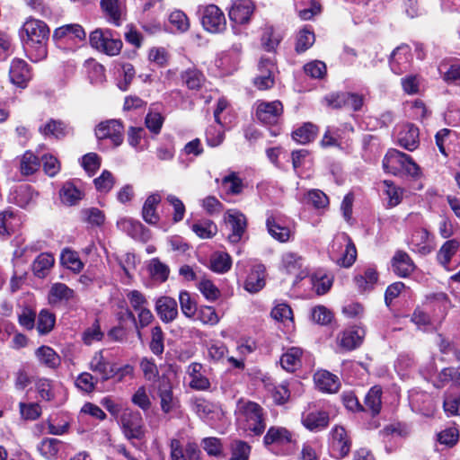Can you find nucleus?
Segmentation results:
<instances>
[{"instance_id":"obj_1","label":"nucleus","mask_w":460,"mask_h":460,"mask_svg":"<svg viewBox=\"0 0 460 460\" xmlns=\"http://www.w3.org/2000/svg\"><path fill=\"white\" fill-rule=\"evenodd\" d=\"M19 34L31 60L39 61L47 56L49 29L44 22L30 18L23 23Z\"/></svg>"},{"instance_id":"obj_2","label":"nucleus","mask_w":460,"mask_h":460,"mask_svg":"<svg viewBox=\"0 0 460 460\" xmlns=\"http://www.w3.org/2000/svg\"><path fill=\"white\" fill-rule=\"evenodd\" d=\"M237 411L246 422L249 431L254 436L263 434L266 429V417L264 409L258 402L240 399L237 402Z\"/></svg>"},{"instance_id":"obj_3","label":"nucleus","mask_w":460,"mask_h":460,"mask_svg":"<svg viewBox=\"0 0 460 460\" xmlns=\"http://www.w3.org/2000/svg\"><path fill=\"white\" fill-rule=\"evenodd\" d=\"M91 46L108 56L118 55L123 46L119 39H114L110 30L96 29L90 34Z\"/></svg>"},{"instance_id":"obj_4","label":"nucleus","mask_w":460,"mask_h":460,"mask_svg":"<svg viewBox=\"0 0 460 460\" xmlns=\"http://www.w3.org/2000/svg\"><path fill=\"white\" fill-rule=\"evenodd\" d=\"M94 134L98 140L110 139L118 147L124 140V125L119 119H107L96 126Z\"/></svg>"},{"instance_id":"obj_5","label":"nucleus","mask_w":460,"mask_h":460,"mask_svg":"<svg viewBox=\"0 0 460 460\" xmlns=\"http://www.w3.org/2000/svg\"><path fill=\"white\" fill-rule=\"evenodd\" d=\"M328 107L332 109H349L358 111L363 106V96L358 93L348 92L332 93L324 97Z\"/></svg>"},{"instance_id":"obj_6","label":"nucleus","mask_w":460,"mask_h":460,"mask_svg":"<svg viewBox=\"0 0 460 460\" xmlns=\"http://www.w3.org/2000/svg\"><path fill=\"white\" fill-rule=\"evenodd\" d=\"M125 437L128 439H141L145 436L143 418L139 411L125 410L120 416Z\"/></svg>"},{"instance_id":"obj_7","label":"nucleus","mask_w":460,"mask_h":460,"mask_svg":"<svg viewBox=\"0 0 460 460\" xmlns=\"http://www.w3.org/2000/svg\"><path fill=\"white\" fill-rule=\"evenodd\" d=\"M352 440L342 425H334L330 431V447L337 454L336 458L342 459L349 456Z\"/></svg>"},{"instance_id":"obj_8","label":"nucleus","mask_w":460,"mask_h":460,"mask_svg":"<svg viewBox=\"0 0 460 460\" xmlns=\"http://www.w3.org/2000/svg\"><path fill=\"white\" fill-rule=\"evenodd\" d=\"M157 395L160 398L161 411L164 414H169L181 408V402L173 394L172 385L169 378L163 376L159 380Z\"/></svg>"},{"instance_id":"obj_9","label":"nucleus","mask_w":460,"mask_h":460,"mask_svg":"<svg viewBox=\"0 0 460 460\" xmlns=\"http://www.w3.org/2000/svg\"><path fill=\"white\" fill-rule=\"evenodd\" d=\"M262 442L265 447L270 448V447L294 445L296 440L293 432L286 427L271 426L266 431Z\"/></svg>"},{"instance_id":"obj_10","label":"nucleus","mask_w":460,"mask_h":460,"mask_svg":"<svg viewBox=\"0 0 460 460\" xmlns=\"http://www.w3.org/2000/svg\"><path fill=\"white\" fill-rule=\"evenodd\" d=\"M330 412L323 409H314L305 411L301 416V423L311 432H320L329 427Z\"/></svg>"},{"instance_id":"obj_11","label":"nucleus","mask_w":460,"mask_h":460,"mask_svg":"<svg viewBox=\"0 0 460 460\" xmlns=\"http://www.w3.org/2000/svg\"><path fill=\"white\" fill-rule=\"evenodd\" d=\"M201 23L206 31L214 33L223 31L226 26L224 13L215 4H209L204 8Z\"/></svg>"},{"instance_id":"obj_12","label":"nucleus","mask_w":460,"mask_h":460,"mask_svg":"<svg viewBox=\"0 0 460 460\" xmlns=\"http://www.w3.org/2000/svg\"><path fill=\"white\" fill-rule=\"evenodd\" d=\"M283 114V104L279 101L260 102L256 108L257 119L265 125H275Z\"/></svg>"},{"instance_id":"obj_13","label":"nucleus","mask_w":460,"mask_h":460,"mask_svg":"<svg viewBox=\"0 0 460 460\" xmlns=\"http://www.w3.org/2000/svg\"><path fill=\"white\" fill-rule=\"evenodd\" d=\"M170 460H200L201 450L196 442H188L183 447L177 438H172L169 444Z\"/></svg>"},{"instance_id":"obj_14","label":"nucleus","mask_w":460,"mask_h":460,"mask_svg":"<svg viewBox=\"0 0 460 460\" xmlns=\"http://www.w3.org/2000/svg\"><path fill=\"white\" fill-rule=\"evenodd\" d=\"M365 336L366 331L361 326L346 328L341 333L340 347L346 351H352L362 345Z\"/></svg>"},{"instance_id":"obj_15","label":"nucleus","mask_w":460,"mask_h":460,"mask_svg":"<svg viewBox=\"0 0 460 460\" xmlns=\"http://www.w3.org/2000/svg\"><path fill=\"white\" fill-rule=\"evenodd\" d=\"M254 8L255 6L252 0H236L233 3L228 15L233 22L245 24L250 22Z\"/></svg>"},{"instance_id":"obj_16","label":"nucleus","mask_w":460,"mask_h":460,"mask_svg":"<svg viewBox=\"0 0 460 460\" xmlns=\"http://www.w3.org/2000/svg\"><path fill=\"white\" fill-rule=\"evenodd\" d=\"M282 265L287 273L295 276V283H297L307 276V271L304 269V259L297 253H284L282 256Z\"/></svg>"},{"instance_id":"obj_17","label":"nucleus","mask_w":460,"mask_h":460,"mask_svg":"<svg viewBox=\"0 0 460 460\" xmlns=\"http://www.w3.org/2000/svg\"><path fill=\"white\" fill-rule=\"evenodd\" d=\"M9 77L12 84L20 88H25L31 78L27 63L22 59H13L10 66Z\"/></svg>"},{"instance_id":"obj_18","label":"nucleus","mask_w":460,"mask_h":460,"mask_svg":"<svg viewBox=\"0 0 460 460\" xmlns=\"http://www.w3.org/2000/svg\"><path fill=\"white\" fill-rule=\"evenodd\" d=\"M275 65L271 58H261L259 63L260 75L255 77L254 84L260 90H266L273 86L274 78L272 76Z\"/></svg>"},{"instance_id":"obj_19","label":"nucleus","mask_w":460,"mask_h":460,"mask_svg":"<svg viewBox=\"0 0 460 460\" xmlns=\"http://www.w3.org/2000/svg\"><path fill=\"white\" fill-rule=\"evenodd\" d=\"M226 222L231 226V233L228 234V240L232 243H236L242 239L246 230V217L238 211H228Z\"/></svg>"},{"instance_id":"obj_20","label":"nucleus","mask_w":460,"mask_h":460,"mask_svg":"<svg viewBox=\"0 0 460 460\" xmlns=\"http://www.w3.org/2000/svg\"><path fill=\"white\" fill-rule=\"evenodd\" d=\"M316 387L323 393L335 394L341 388L339 377L328 370H319L314 375Z\"/></svg>"},{"instance_id":"obj_21","label":"nucleus","mask_w":460,"mask_h":460,"mask_svg":"<svg viewBox=\"0 0 460 460\" xmlns=\"http://www.w3.org/2000/svg\"><path fill=\"white\" fill-rule=\"evenodd\" d=\"M38 196L33 188L29 184L16 186L9 195V199L21 208H26L33 203Z\"/></svg>"},{"instance_id":"obj_22","label":"nucleus","mask_w":460,"mask_h":460,"mask_svg":"<svg viewBox=\"0 0 460 460\" xmlns=\"http://www.w3.org/2000/svg\"><path fill=\"white\" fill-rule=\"evenodd\" d=\"M382 394L383 389L381 385H376L372 386L364 398V412L369 413L372 418L379 415L382 410Z\"/></svg>"},{"instance_id":"obj_23","label":"nucleus","mask_w":460,"mask_h":460,"mask_svg":"<svg viewBox=\"0 0 460 460\" xmlns=\"http://www.w3.org/2000/svg\"><path fill=\"white\" fill-rule=\"evenodd\" d=\"M407 159L408 155L396 149H391L387 152L383 160V166L388 172L397 174L402 171V167L405 162H407Z\"/></svg>"},{"instance_id":"obj_24","label":"nucleus","mask_w":460,"mask_h":460,"mask_svg":"<svg viewBox=\"0 0 460 460\" xmlns=\"http://www.w3.org/2000/svg\"><path fill=\"white\" fill-rule=\"evenodd\" d=\"M392 267L396 275L403 278L409 276L415 269L412 260L403 251L395 252L392 259Z\"/></svg>"},{"instance_id":"obj_25","label":"nucleus","mask_w":460,"mask_h":460,"mask_svg":"<svg viewBox=\"0 0 460 460\" xmlns=\"http://www.w3.org/2000/svg\"><path fill=\"white\" fill-rule=\"evenodd\" d=\"M265 286V267L254 265L245 280L244 288L250 293H257Z\"/></svg>"},{"instance_id":"obj_26","label":"nucleus","mask_w":460,"mask_h":460,"mask_svg":"<svg viewBox=\"0 0 460 460\" xmlns=\"http://www.w3.org/2000/svg\"><path fill=\"white\" fill-rule=\"evenodd\" d=\"M53 38L56 40H66L67 41H75L76 40L83 41L85 38V31L79 24H66L57 28L54 31Z\"/></svg>"},{"instance_id":"obj_27","label":"nucleus","mask_w":460,"mask_h":460,"mask_svg":"<svg viewBox=\"0 0 460 460\" xmlns=\"http://www.w3.org/2000/svg\"><path fill=\"white\" fill-rule=\"evenodd\" d=\"M399 145L409 151H413L419 145V129L412 124L403 126L398 134Z\"/></svg>"},{"instance_id":"obj_28","label":"nucleus","mask_w":460,"mask_h":460,"mask_svg":"<svg viewBox=\"0 0 460 460\" xmlns=\"http://www.w3.org/2000/svg\"><path fill=\"white\" fill-rule=\"evenodd\" d=\"M35 356L40 365L46 367L56 369L61 364L59 355L49 346H40L35 351Z\"/></svg>"},{"instance_id":"obj_29","label":"nucleus","mask_w":460,"mask_h":460,"mask_svg":"<svg viewBox=\"0 0 460 460\" xmlns=\"http://www.w3.org/2000/svg\"><path fill=\"white\" fill-rule=\"evenodd\" d=\"M161 202V197L157 193L151 194L146 199L142 208V217L149 225L158 223L160 217L156 212V207Z\"/></svg>"},{"instance_id":"obj_30","label":"nucleus","mask_w":460,"mask_h":460,"mask_svg":"<svg viewBox=\"0 0 460 460\" xmlns=\"http://www.w3.org/2000/svg\"><path fill=\"white\" fill-rule=\"evenodd\" d=\"M63 447L62 441L53 438H45L38 445V450L46 459L56 460Z\"/></svg>"},{"instance_id":"obj_31","label":"nucleus","mask_w":460,"mask_h":460,"mask_svg":"<svg viewBox=\"0 0 460 460\" xmlns=\"http://www.w3.org/2000/svg\"><path fill=\"white\" fill-rule=\"evenodd\" d=\"M74 297V290L66 284L55 283L51 286L49 292V302L51 305H58L63 302H68Z\"/></svg>"},{"instance_id":"obj_32","label":"nucleus","mask_w":460,"mask_h":460,"mask_svg":"<svg viewBox=\"0 0 460 460\" xmlns=\"http://www.w3.org/2000/svg\"><path fill=\"white\" fill-rule=\"evenodd\" d=\"M84 197V192L80 190L71 181L64 183L59 190V198L61 202L66 206H74Z\"/></svg>"},{"instance_id":"obj_33","label":"nucleus","mask_w":460,"mask_h":460,"mask_svg":"<svg viewBox=\"0 0 460 460\" xmlns=\"http://www.w3.org/2000/svg\"><path fill=\"white\" fill-rule=\"evenodd\" d=\"M101 7L110 22L120 25L122 8L119 0H101Z\"/></svg>"},{"instance_id":"obj_34","label":"nucleus","mask_w":460,"mask_h":460,"mask_svg":"<svg viewBox=\"0 0 460 460\" xmlns=\"http://www.w3.org/2000/svg\"><path fill=\"white\" fill-rule=\"evenodd\" d=\"M302 355L303 350L300 348L288 349L280 358L282 367L288 372L296 371L301 366Z\"/></svg>"},{"instance_id":"obj_35","label":"nucleus","mask_w":460,"mask_h":460,"mask_svg":"<svg viewBox=\"0 0 460 460\" xmlns=\"http://www.w3.org/2000/svg\"><path fill=\"white\" fill-rule=\"evenodd\" d=\"M378 280V273L375 268H367L363 274L356 275L354 281L360 291H369L374 288Z\"/></svg>"},{"instance_id":"obj_36","label":"nucleus","mask_w":460,"mask_h":460,"mask_svg":"<svg viewBox=\"0 0 460 460\" xmlns=\"http://www.w3.org/2000/svg\"><path fill=\"white\" fill-rule=\"evenodd\" d=\"M54 257L51 254L47 252L40 253L32 263L33 274L39 279L45 278L54 265Z\"/></svg>"},{"instance_id":"obj_37","label":"nucleus","mask_w":460,"mask_h":460,"mask_svg":"<svg viewBox=\"0 0 460 460\" xmlns=\"http://www.w3.org/2000/svg\"><path fill=\"white\" fill-rule=\"evenodd\" d=\"M181 77L183 84L190 90H199L206 81V78L202 72L194 67L188 68L185 71H183L181 75Z\"/></svg>"},{"instance_id":"obj_38","label":"nucleus","mask_w":460,"mask_h":460,"mask_svg":"<svg viewBox=\"0 0 460 460\" xmlns=\"http://www.w3.org/2000/svg\"><path fill=\"white\" fill-rule=\"evenodd\" d=\"M332 282L333 277L322 270H318L311 276V284L313 286V289L317 295H323L327 293L330 290Z\"/></svg>"},{"instance_id":"obj_39","label":"nucleus","mask_w":460,"mask_h":460,"mask_svg":"<svg viewBox=\"0 0 460 460\" xmlns=\"http://www.w3.org/2000/svg\"><path fill=\"white\" fill-rule=\"evenodd\" d=\"M317 131L318 128L315 125L307 122L293 131L292 137L296 142L305 145L314 140L317 135Z\"/></svg>"},{"instance_id":"obj_40","label":"nucleus","mask_w":460,"mask_h":460,"mask_svg":"<svg viewBox=\"0 0 460 460\" xmlns=\"http://www.w3.org/2000/svg\"><path fill=\"white\" fill-rule=\"evenodd\" d=\"M231 456L229 460H249L252 447L244 440L234 439L229 446Z\"/></svg>"},{"instance_id":"obj_41","label":"nucleus","mask_w":460,"mask_h":460,"mask_svg":"<svg viewBox=\"0 0 460 460\" xmlns=\"http://www.w3.org/2000/svg\"><path fill=\"white\" fill-rule=\"evenodd\" d=\"M459 429L453 426L437 433V442L447 448H453L459 441Z\"/></svg>"},{"instance_id":"obj_42","label":"nucleus","mask_w":460,"mask_h":460,"mask_svg":"<svg viewBox=\"0 0 460 460\" xmlns=\"http://www.w3.org/2000/svg\"><path fill=\"white\" fill-rule=\"evenodd\" d=\"M269 234L277 241L285 243L290 237V230L278 224L273 217H269L266 221Z\"/></svg>"},{"instance_id":"obj_43","label":"nucleus","mask_w":460,"mask_h":460,"mask_svg":"<svg viewBox=\"0 0 460 460\" xmlns=\"http://www.w3.org/2000/svg\"><path fill=\"white\" fill-rule=\"evenodd\" d=\"M459 248V242L456 239H451L447 241L439 249L437 259L438 262L446 267L451 258L455 255Z\"/></svg>"},{"instance_id":"obj_44","label":"nucleus","mask_w":460,"mask_h":460,"mask_svg":"<svg viewBox=\"0 0 460 460\" xmlns=\"http://www.w3.org/2000/svg\"><path fill=\"white\" fill-rule=\"evenodd\" d=\"M128 298L138 316H152L151 312L146 307V300L139 291H130L128 295Z\"/></svg>"},{"instance_id":"obj_45","label":"nucleus","mask_w":460,"mask_h":460,"mask_svg":"<svg viewBox=\"0 0 460 460\" xmlns=\"http://www.w3.org/2000/svg\"><path fill=\"white\" fill-rule=\"evenodd\" d=\"M155 310L159 316H176L177 302L169 296H162L156 301Z\"/></svg>"},{"instance_id":"obj_46","label":"nucleus","mask_w":460,"mask_h":460,"mask_svg":"<svg viewBox=\"0 0 460 460\" xmlns=\"http://www.w3.org/2000/svg\"><path fill=\"white\" fill-rule=\"evenodd\" d=\"M90 367L93 371L98 372L102 380L111 378L113 371V366H110L108 362L103 361L102 352L95 355L90 362Z\"/></svg>"},{"instance_id":"obj_47","label":"nucleus","mask_w":460,"mask_h":460,"mask_svg":"<svg viewBox=\"0 0 460 460\" xmlns=\"http://www.w3.org/2000/svg\"><path fill=\"white\" fill-rule=\"evenodd\" d=\"M460 391L457 393L447 392L444 394L443 409L447 416L459 415Z\"/></svg>"},{"instance_id":"obj_48","label":"nucleus","mask_w":460,"mask_h":460,"mask_svg":"<svg viewBox=\"0 0 460 460\" xmlns=\"http://www.w3.org/2000/svg\"><path fill=\"white\" fill-rule=\"evenodd\" d=\"M93 184L99 193L107 194L113 188L115 178L110 171L103 170L101 175L93 180Z\"/></svg>"},{"instance_id":"obj_49","label":"nucleus","mask_w":460,"mask_h":460,"mask_svg":"<svg viewBox=\"0 0 460 460\" xmlns=\"http://www.w3.org/2000/svg\"><path fill=\"white\" fill-rule=\"evenodd\" d=\"M40 165L39 158L33 153L27 151L21 159L20 170L23 175H31L38 171Z\"/></svg>"},{"instance_id":"obj_50","label":"nucleus","mask_w":460,"mask_h":460,"mask_svg":"<svg viewBox=\"0 0 460 460\" xmlns=\"http://www.w3.org/2000/svg\"><path fill=\"white\" fill-rule=\"evenodd\" d=\"M40 130L45 136L54 137L56 138L64 137L67 132L66 125L63 122L55 119L48 121L44 126L40 128Z\"/></svg>"},{"instance_id":"obj_51","label":"nucleus","mask_w":460,"mask_h":460,"mask_svg":"<svg viewBox=\"0 0 460 460\" xmlns=\"http://www.w3.org/2000/svg\"><path fill=\"white\" fill-rule=\"evenodd\" d=\"M314 40L315 37L314 31L309 30L308 27L303 28L297 34L296 51L297 53H303L306 51L313 46Z\"/></svg>"},{"instance_id":"obj_52","label":"nucleus","mask_w":460,"mask_h":460,"mask_svg":"<svg viewBox=\"0 0 460 460\" xmlns=\"http://www.w3.org/2000/svg\"><path fill=\"white\" fill-rule=\"evenodd\" d=\"M191 229L199 237L203 239L213 237L217 231L216 224L208 219L193 224Z\"/></svg>"},{"instance_id":"obj_53","label":"nucleus","mask_w":460,"mask_h":460,"mask_svg":"<svg viewBox=\"0 0 460 460\" xmlns=\"http://www.w3.org/2000/svg\"><path fill=\"white\" fill-rule=\"evenodd\" d=\"M61 263L67 269L76 272L83 269L84 263L81 261L77 252L66 249L61 253Z\"/></svg>"},{"instance_id":"obj_54","label":"nucleus","mask_w":460,"mask_h":460,"mask_svg":"<svg viewBox=\"0 0 460 460\" xmlns=\"http://www.w3.org/2000/svg\"><path fill=\"white\" fill-rule=\"evenodd\" d=\"M344 238L347 240L345 251L343 252L342 256L336 261L338 265L344 268H349L356 261L357 250L355 244L352 243L351 239L349 236L345 235Z\"/></svg>"},{"instance_id":"obj_55","label":"nucleus","mask_w":460,"mask_h":460,"mask_svg":"<svg viewBox=\"0 0 460 460\" xmlns=\"http://www.w3.org/2000/svg\"><path fill=\"white\" fill-rule=\"evenodd\" d=\"M222 185L226 188L227 194L238 195L242 192L243 184L235 172L225 176L222 179Z\"/></svg>"},{"instance_id":"obj_56","label":"nucleus","mask_w":460,"mask_h":460,"mask_svg":"<svg viewBox=\"0 0 460 460\" xmlns=\"http://www.w3.org/2000/svg\"><path fill=\"white\" fill-rule=\"evenodd\" d=\"M191 408L200 419L207 418L214 412L213 403L203 397L194 398L191 401Z\"/></svg>"},{"instance_id":"obj_57","label":"nucleus","mask_w":460,"mask_h":460,"mask_svg":"<svg viewBox=\"0 0 460 460\" xmlns=\"http://www.w3.org/2000/svg\"><path fill=\"white\" fill-rule=\"evenodd\" d=\"M149 271L151 276L161 282H164L169 276L170 270L167 265L161 262L159 259L155 258L150 261Z\"/></svg>"},{"instance_id":"obj_58","label":"nucleus","mask_w":460,"mask_h":460,"mask_svg":"<svg viewBox=\"0 0 460 460\" xmlns=\"http://www.w3.org/2000/svg\"><path fill=\"white\" fill-rule=\"evenodd\" d=\"M203 449L209 456H223V444L221 440L215 437L205 438L202 439Z\"/></svg>"},{"instance_id":"obj_59","label":"nucleus","mask_w":460,"mask_h":460,"mask_svg":"<svg viewBox=\"0 0 460 460\" xmlns=\"http://www.w3.org/2000/svg\"><path fill=\"white\" fill-rule=\"evenodd\" d=\"M131 402L144 411H147L152 405L145 385L139 386L131 397Z\"/></svg>"},{"instance_id":"obj_60","label":"nucleus","mask_w":460,"mask_h":460,"mask_svg":"<svg viewBox=\"0 0 460 460\" xmlns=\"http://www.w3.org/2000/svg\"><path fill=\"white\" fill-rule=\"evenodd\" d=\"M341 401L344 407L353 413L365 411L363 404L360 403L358 398L352 391L344 392L341 395Z\"/></svg>"},{"instance_id":"obj_61","label":"nucleus","mask_w":460,"mask_h":460,"mask_svg":"<svg viewBox=\"0 0 460 460\" xmlns=\"http://www.w3.org/2000/svg\"><path fill=\"white\" fill-rule=\"evenodd\" d=\"M231 257L227 253H219L214 256L210 261V268L217 273H225L231 268Z\"/></svg>"},{"instance_id":"obj_62","label":"nucleus","mask_w":460,"mask_h":460,"mask_svg":"<svg viewBox=\"0 0 460 460\" xmlns=\"http://www.w3.org/2000/svg\"><path fill=\"white\" fill-rule=\"evenodd\" d=\"M408 46H399L392 52L389 63L394 73L400 75L402 72V68L400 67V60H407L408 58L406 54H408Z\"/></svg>"},{"instance_id":"obj_63","label":"nucleus","mask_w":460,"mask_h":460,"mask_svg":"<svg viewBox=\"0 0 460 460\" xmlns=\"http://www.w3.org/2000/svg\"><path fill=\"white\" fill-rule=\"evenodd\" d=\"M117 226L121 231L133 238L140 234L143 226L140 222L132 218H121L117 222Z\"/></svg>"},{"instance_id":"obj_64","label":"nucleus","mask_w":460,"mask_h":460,"mask_svg":"<svg viewBox=\"0 0 460 460\" xmlns=\"http://www.w3.org/2000/svg\"><path fill=\"white\" fill-rule=\"evenodd\" d=\"M169 22L180 32H185L190 28L187 15L180 10H175L170 14Z\"/></svg>"}]
</instances>
